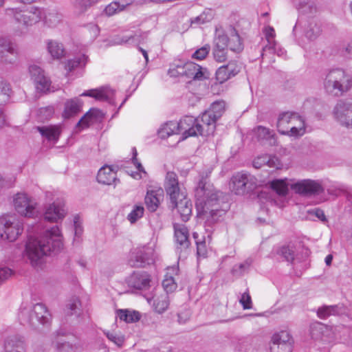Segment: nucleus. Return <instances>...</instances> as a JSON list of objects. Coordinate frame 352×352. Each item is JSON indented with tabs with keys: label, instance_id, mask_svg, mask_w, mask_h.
<instances>
[{
	"label": "nucleus",
	"instance_id": "19",
	"mask_svg": "<svg viewBox=\"0 0 352 352\" xmlns=\"http://www.w3.org/2000/svg\"><path fill=\"white\" fill-rule=\"evenodd\" d=\"M150 276L145 272H134L128 278L129 287L136 289H146L149 287Z\"/></svg>",
	"mask_w": 352,
	"mask_h": 352
},
{
	"label": "nucleus",
	"instance_id": "23",
	"mask_svg": "<svg viewBox=\"0 0 352 352\" xmlns=\"http://www.w3.org/2000/svg\"><path fill=\"white\" fill-rule=\"evenodd\" d=\"M47 52L53 60H60L65 56L63 43L56 40L47 39L45 41Z\"/></svg>",
	"mask_w": 352,
	"mask_h": 352
},
{
	"label": "nucleus",
	"instance_id": "18",
	"mask_svg": "<svg viewBox=\"0 0 352 352\" xmlns=\"http://www.w3.org/2000/svg\"><path fill=\"white\" fill-rule=\"evenodd\" d=\"M114 91L109 87H100L96 89H90L83 92L81 96H89L98 101H106L110 104H114Z\"/></svg>",
	"mask_w": 352,
	"mask_h": 352
},
{
	"label": "nucleus",
	"instance_id": "49",
	"mask_svg": "<svg viewBox=\"0 0 352 352\" xmlns=\"http://www.w3.org/2000/svg\"><path fill=\"white\" fill-rule=\"evenodd\" d=\"M169 197L171 206H177V201L184 199L187 197L185 190L182 189L181 187H178V190L174 189V192L171 194H166Z\"/></svg>",
	"mask_w": 352,
	"mask_h": 352
},
{
	"label": "nucleus",
	"instance_id": "9",
	"mask_svg": "<svg viewBox=\"0 0 352 352\" xmlns=\"http://www.w3.org/2000/svg\"><path fill=\"white\" fill-rule=\"evenodd\" d=\"M177 124V132L182 133L183 139L204 135V126L199 123V120L193 116H186Z\"/></svg>",
	"mask_w": 352,
	"mask_h": 352
},
{
	"label": "nucleus",
	"instance_id": "3",
	"mask_svg": "<svg viewBox=\"0 0 352 352\" xmlns=\"http://www.w3.org/2000/svg\"><path fill=\"white\" fill-rule=\"evenodd\" d=\"M210 174V171L201 175L195 188V197L197 202L203 206V209L206 212H209L212 217H221L223 215L226 209H219V198L222 192L216 190L212 185H210L207 179Z\"/></svg>",
	"mask_w": 352,
	"mask_h": 352
},
{
	"label": "nucleus",
	"instance_id": "46",
	"mask_svg": "<svg viewBox=\"0 0 352 352\" xmlns=\"http://www.w3.org/2000/svg\"><path fill=\"white\" fill-rule=\"evenodd\" d=\"M144 212V208L142 206L135 205L131 212L127 215V219L131 223H134L143 217Z\"/></svg>",
	"mask_w": 352,
	"mask_h": 352
},
{
	"label": "nucleus",
	"instance_id": "62",
	"mask_svg": "<svg viewBox=\"0 0 352 352\" xmlns=\"http://www.w3.org/2000/svg\"><path fill=\"white\" fill-rule=\"evenodd\" d=\"M239 302L241 304L243 309H250L252 308V298L248 289L241 295V297L239 300Z\"/></svg>",
	"mask_w": 352,
	"mask_h": 352
},
{
	"label": "nucleus",
	"instance_id": "17",
	"mask_svg": "<svg viewBox=\"0 0 352 352\" xmlns=\"http://www.w3.org/2000/svg\"><path fill=\"white\" fill-rule=\"evenodd\" d=\"M45 12L43 9L33 5L23 6V25H32L43 19Z\"/></svg>",
	"mask_w": 352,
	"mask_h": 352
},
{
	"label": "nucleus",
	"instance_id": "10",
	"mask_svg": "<svg viewBox=\"0 0 352 352\" xmlns=\"http://www.w3.org/2000/svg\"><path fill=\"white\" fill-rule=\"evenodd\" d=\"M333 118L341 125L352 128V102L338 100L332 111Z\"/></svg>",
	"mask_w": 352,
	"mask_h": 352
},
{
	"label": "nucleus",
	"instance_id": "28",
	"mask_svg": "<svg viewBox=\"0 0 352 352\" xmlns=\"http://www.w3.org/2000/svg\"><path fill=\"white\" fill-rule=\"evenodd\" d=\"M88 61V56L85 54H80L74 58L69 59L65 63V69L67 72H72L77 69H82L85 67Z\"/></svg>",
	"mask_w": 352,
	"mask_h": 352
},
{
	"label": "nucleus",
	"instance_id": "61",
	"mask_svg": "<svg viewBox=\"0 0 352 352\" xmlns=\"http://www.w3.org/2000/svg\"><path fill=\"white\" fill-rule=\"evenodd\" d=\"M263 32L267 41V44L266 45L270 46L273 45L274 43H276L274 40L276 34L274 28L271 26H267L264 28Z\"/></svg>",
	"mask_w": 352,
	"mask_h": 352
},
{
	"label": "nucleus",
	"instance_id": "47",
	"mask_svg": "<svg viewBox=\"0 0 352 352\" xmlns=\"http://www.w3.org/2000/svg\"><path fill=\"white\" fill-rule=\"evenodd\" d=\"M271 188L276 192L279 195H285L288 192L287 185L285 182L282 179L274 180L271 182Z\"/></svg>",
	"mask_w": 352,
	"mask_h": 352
},
{
	"label": "nucleus",
	"instance_id": "29",
	"mask_svg": "<svg viewBox=\"0 0 352 352\" xmlns=\"http://www.w3.org/2000/svg\"><path fill=\"white\" fill-rule=\"evenodd\" d=\"M179 183L178 181V177L177 174L173 171L167 172L164 183V187L166 194H171L174 192V189L178 190V187H179Z\"/></svg>",
	"mask_w": 352,
	"mask_h": 352
},
{
	"label": "nucleus",
	"instance_id": "24",
	"mask_svg": "<svg viewBox=\"0 0 352 352\" xmlns=\"http://www.w3.org/2000/svg\"><path fill=\"white\" fill-rule=\"evenodd\" d=\"M163 197L160 190H148L145 196V204L150 212H155L159 207L160 199Z\"/></svg>",
	"mask_w": 352,
	"mask_h": 352
},
{
	"label": "nucleus",
	"instance_id": "36",
	"mask_svg": "<svg viewBox=\"0 0 352 352\" xmlns=\"http://www.w3.org/2000/svg\"><path fill=\"white\" fill-rule=\"evenodd\" d=\"M35 87L37 91L43 94H47L51 91V80L44 74L36 78V81L34 82Z\"/></svg>",
	"mask_w": 352,
	"mask_h": 352
},
{
	"label": "nucleus",
	"instance_id": "57",
	"mask_svg": "<svg viewBox=\"0 0 352 352\" xmlns=\"http://www.w3.org/2000/svg\"><path fill=\"white\" fill-rule=\"evenodd\" d=\"M210 50V45H205L204 46L201 47V48L197 50L192 55V57L193 58H195L197 60H203L207 56Z\"/></svg>",
	"mask_w": 352,
	"mask_h": 352
},
{
	"label": "nucleus",
	"instance_id": "25",
	"mask_svg": "<svg viewBox=\"0 0 352 352\" xmlns=\"http://www.w3.org/2000/svg\"><path fill=\"white\" fill-rule=\"evenodd\" d=\"M177 206H171L173 208H177L180 214L181 219L183 221L186 222L192 214V203L186 197L177 201Z\"/></svg>",
	"mask_w": 352,
	"mask_h": 352
},
{
	"label": "nucleus",
	"instance_id": "43",
	"mask_svg": "<svg viewBox=\"0 0 352 352\" xmlns=\"http://www.w3.org/2000/svg\"><path fill=\"white\" fill-rule=\"evenodd\" d=\"M225 110V103L223 101H216L213 102L210 107L207 110L213 118L217 120L221 117Z\"/></svg>",
	"mask_w": 352,
	"mask_h": 352
},
{
	"label": "nucleus",
	"instance_id": "11",
	"mask_svg": "<svg viewBox=\"0 0 352 352\" xmlns=\"http://www.w3.org/2000/svg\"><path fill=\"white\" fill-rule=\"evenodd\" d=\"M296 192L307 196L320 195L324 191V188L319 181L303 179L293 184L291 186Z\"/></svg>",
	"mask_w": 352,
	"mask_h": 352
},
{
	"label": "nucleus",
	"instance_id": "5",
	"mask_svg": "<svg viewBox=\"0 0 352 352\" xmlns=\"http://www.w3.org/2000/svg\"><path fill=\"white\" fill-rule=\"evenodd\" d=\"M323 85L328 94L340 96L352 87V77L342 69H331L327 72Z\"/></svg>",
	"mask_w": 352,
	"mask_h": 352
},
{
	"label": "nucleus",
	"instance_id": "40",
	"mask_svg": "<svg viewBox=\"0 0 352 352\" xmlns=\"http://www.w3.org/2000/svg\"><path fill=\"white\" fill-rule=\"evenodd\" d=\"M21 349L22 342L20 337L10 338L5 343L6 352H21Z\"/></svg>",
	"mask_w": 352,
	"mask_h": 352
},
{
	"label": "nucleus",
	"instance_id": "55",
	"mask_svg": "<svg viewBox=\"0 0 352 352\" xmlns=\"http://www.w3.org/2000/svg\"><path fill=\"white\" fill-rule=\"evenodd\" d=\"M162 286L167 294L173 292L177 288V284L172 276H166L162 281Z\"/></svg>",
	"mask_w": 352,
	"mask_h": 352
},
{
	"label": "nucleus",
	"instance_id": "14",
	"mask_svg": "<svg viewBox=\"0 0 352 352\" xmlns=\"http://www.w3.org/2000/svg\"><path fill=\"white\" fill-rule=\"evenodd\" d=\"M184 77L194 80H203L208 78V72L207 69L193 62H187L184 63Z\"/></svg>",
	"mask_w": 352,
	"mask_h": 352
},
{
	"label": "nucleus",
	"instance_id": "13",
	"mask_svg": "<svg viewBox=\"0 0 352 352\" xmlns=\"http://www.w3.org/2000/svg\"><path fill=\"white\" fill-rule=\"evenodd\" d=\"M271 352H292L291 336L286 331L275 333L272 338Z\"/></svg>",
	"mask_w": 352,
	"mask_h": 352
},
{
	"label": "nucleus",
	"instance_id": "63",
	"mask_svg": "<svg viewBox=\"0 0 352 352\" xmlns=\"http://www.w3.org/2000/svg\"><path fill=\"white\" fill-rule=\"evenodd\" d=\"M341 55L347 58H352V38L343 44L340 49Z\"/></svg>",
	"mask_w": 352,
	"mask_h": 352
},
{
	"label": "nucleus",
	"instance_id": "1",
	"mask_svg": "<svg viewBox=\"0 0 352 352\" xmlns=\"http://www.w3.org/2000/svg\"><path fill=\"white\" fill-rule=\"evenodd\" d=\"M62 234L58 226L46 229L38 237L31 235L25 245V250L32 265L41 267L43 258L52 252H58L63 248Z\"/></svg>",
	"mask_w": 352,
	"mask_h": 352
},
{
	"label": "nucleus",
	"instance_id": "56",
	"mask_svg": "<svg viewBox=\"0 0 352 352\" xmlns=\"http://www.w3.org/2000/svg\"><path fill=\"white\" fill-rule=\"evenodd\" d=\"M184 64L173 65L168 69V74L171 77H184Z\"/></svg>",
	"mask_w": 352,
	"mask_h": 352
},
{
	"label": "nucleus",
	"instance_id": "42",
	"mask_svg": "<svg viewBox=\"0 0 352 352\" xmlns=\"http://www.w3.org/2000/svg\"><path fill=\"white\" fill-rule=\"evenodd\" d=\"M339 313V308L337 305L323 306L318 308V316L321 319L327 318L331 315H336Z\"/></svg>",
	"mask_w": 352,
	"mask_h": 352
},
{
	"label": "nucleus",
	"instance_id": "44",
	"mask_svg": "<svg viewBox=\"0 0 352 352\" xmlns=\"http://www.w3.org/2000/svg\"><path fill=\"white\" fill-rule=\"evenodd\" d=\"M265 52H269L271 54H276L277 56L281 57H284L286 55V51L277 43H274V44L270 46L265 45L262 48V52L261 54L262 57L264 56Z\"/></svg>",
	"mask_w": 352,
	"mask_h": 352
},
{
	"label": "nucleus",
	"instance_id": "59",
	"mask_svg": "<svg viewBox=\"0 0 352 352\" xmlns=\"http://www.w3.org/2000/svg\"><path fill=\"white\" fill-rule=\"evenodd\" d=\"M28 70L31 79L34 82L36 81L37 77H40V76H43L45 74V72L36 65H30Z\"/></svg>",
	"mask_w": 352,
	"mask_h": 352
},
{
	"label": "nucleus",
	"instance_id": "12",
	"mask_svg": "<svg viewBox=\"0 0 352 352\" xmlns=\"http://www.w3.org/2000/svg\"><path fill=\"white\" fill-rule=\"evenodd\" d=\"M173 228L176 250L179 254V258H181L182 254H186L190 244L189 232L188 228L183 224L175 223Z\"/></svg>",
	"mask_w": 352,
	"mask_h": 352
},
{
	"label": "nucleus",
	"instance_id": "39",
	"mask_svg": "<svg viewBox=\"0 0 352 352\" xmlns=\"http://www.w3.org/2000/svg\"><path fill=\"white\" fill-rule=\"evenodd\" d=\"M55 344L56 352H78L79 347L69 342L58 340L56 337L52 341Z\"/></svg>",
	"mask_w": 352,
	"mask_h": 352
},
{
	"label": "nucleus",
	"instance_id": "4",
	"mask_svg": "<svg viewBox=\"0 0 352 352\" xmlns=\"http://www.w3.org/2000/svg\"><path fill=\"white\" fill-rule=\"evenodd\" d=\"M12 205L19 213L18 217L12 214L0 217V239L10 242L15 241L21 234L22 194L21 192H17L13 196Z\"/></svg>",
	"mask_w": 352,
	"mask_h": 352
},
{
	"label": "nucleus",
	"instance_id": "51",
	"mask_svg": "<svg viewBox=\"0 0 352 352\" xmlns=\"http://www.w3.org/2000/svg\"><path fill=\"white\" fill-rule=\"evenodd\" d=\"M213 16L210 11H204L200 15L191 19V24L201 25L210 22Z\"/></svg>",
	"mask_w": 352,
	"mask_h": 352
},
{
	"label": "nucleus",
	"instance_id": "22",
	"mask_svg": "<svg viewBox=\"0 0 352 352\" xmlns=\"http://www.w3.org/2000/svg\"><path fill=\"white\" fill-rule=\"evenodd\" d=\"M65 211L60 203L54 202L50 204L45 210L44 219L50 222H56L59 219L64 218Z\"/></svg>",
	"mask_w": 352,
	"mask_h": 352
},
{
	"label": "nucleus",
	"instance_id": "20",
	"mask_svg": "<svg viewBox=\"0 0 352 352\" xmlns=\"http://www.w3.org/2000/svg\"><path fill=\"white\" fill-rule=\"evenodd\" d=\"M83 102L78 98L68 99L65 102L62 116L69 119L78 115L82 110Z\"/></svg>",
	"mask_w": 352,
	"mask_h": 352
},
{
	"label": "nucleus",
	"instance_id": "31",
	"mask_svg": "<svg viewBox=\"0 0 352 352\" xmlns=\"http://www.w3.org/2000/svg\"><path fill=\"white\" fill-rule=\"evenodd\" d=\"M305 33L306 37L309 40H315L320 34V25L315 19H311L307 22Z\"/></svg>",
	"mask_w": 352,
	"mask_h": 352
},
{
	"label": "nucleus",
	"instance_id": "52",
	"mask_svg": "<svg viewBox=\"0 0 352 352\" xmlns=\"http://www.w3.org/2000/svg\"><path fill=\"white\" fill-rule=\"evenodd\" d=\"M251 265V261L247 260L243 263L233 266L232 273L234 276H241L248 270Z\"/></svg>",
	"mask_w": 352,
	"mask_h": 352
},
{
	"label": "nucleus",
	"instance_id": "48",
	"mask_svg": "<svg viewBox=\"0 0 352 352\" xmlns=\"http://www.w3.org/2000/svg\"><path fill=\"white\" fill-rule=\"evenodd\" d=\"M274 162V158H271L269 155H264L257 157L253 161V166L256 168H260L264 165H268L269 166H273Z\"/></svg>",
	"mask_w": 352,
	"mask_h": 352
},
{
	"label": "nucleus",
	"instance_id": "54",
	"mask_svg": "<svg viewBox=\"0 0 352 352\" xmlns=\"http://www.w3.org/2000/svg\"><path fill=\"white\" fill-rule=\"evenodd\" d=\"M43 19L45 20V22L49 25V26H56L60 21L61 17L60 16L55 12H50L48 13L47 15H45L44 14Z\"/></svg>",
	"mask_w": 352,
	"mask_h": 352
},
{
	"label": "nucleus",
	"instance_id": "64",
	"mask_svg": "<svg viewBox=\"0 0 352 352\" xmlns=\"http://www.w3.org/2000/svg\"><path fill=\"white\" fill-rule=\"evenodd\" d=\"M256 133L259 139H267L272 136L270 130L262 126H258L256 129Z\"/></svg>",
	"mask_w": 352,
	"mask_h": 352
},
{
	"label": "nucleus",
	"instance_id": "53",
	"mask_svg": "<svg viewBox=\"0 0 352 352\" xmlns=\"http://www.w3.org/2000/svg\"><path fill=\"white\" fill-rule=\"evenodd\" d=\"M98 0H75L74 6L80 13L85 12L88 8L91 6Z\"/></svg>",
	"mask_w": 352,
	"mask_h": 352
},
{
	"label": "nucleus",
	"instance_id": "7",
	"mask_svg": "<svg viewBox=\"0 0 352 352\" xmlns=\"http://www.w3.org/2000/svg\"><path fill=\"white\" fill-rule=\"evenodd\" d=\"M257 185L256 178L247 173H238L233 175L230 188L236 195H243L253 190Z\"/></svg>",
	"mask_w": 352,
	"mask_h": 352
},
{
	"label": "nucleus",
	"instance_id": "30",
	"mask_svg": "<svg viewBox=\"0 0 352 352\" xmlns=\"http://www.w3.org/2000/svg\"><path fill=\"white\" fill-rule=\"evenodd\" d=\"M217 119L213 116L206 110L205 111L200 118L199 122H201L204 125V131L207 135L212 134L215 129V124Z\"/></svg>",
	"mask_w": 352,
	"mask_h": 352
},
{
	"label": "nucleus",
	"instance_id": "15",
	"mask_svg": "<svg viewBox=\"0 0 352 352\" xmlns=\"http://www.w3.org/2000/svg\"><path fill=\"white\" fill-rule=\"evenodd\" d=\"M240 72V66L235 60L229 61L228 64L219 67L216 72V78L223 83L232 77L235 76Z\"/></svg>",
	"mask_w": 352,
	"mask_h": 352
},
{
	"label": "nucleus",
	"instance_id": "32",
	"mask_svg": "<svg viewBox=\"0 0 352 352\" xmlns=\"http://www.w3.org/2000/svg\"><path fill=\"white\" fill-rule=\"evenodd\" d=\"M23 199V208H25V216L28 217H36L39 213V211L37 208V204L24 192Z\"/></svg>",
	"mask_w": 352,
	"mask_h": 352
},
{
	"label": "nucleus",
	"instance_id": "45",
	"mask_svg": "<svg viewBox=\"0 0 352 352\" xmlns=\"http://www.w3.org/2000/svg\"><path fill=\"white\" fill-rule=\"evenodd\" d=\"M54 113V108L53 106H47L41 107L37 111V118L41 122H45L50 120Z\"/></svg>",
	"mask_w": 352,
	"mask_h": 352
},
{
	"label": "nucleus",
	"instance_id": "8",
	"mask_svg": "<svg viewBox=\"0 0 352 352\" xmlns=\"http://www.w3.org/2000/svg\"><path fill=\"white\" fill-rule=\"evenodd\" d=\"M153 250L146 245L137 247L129 254L128 264L132 267H145L153 263Z\"/></svg>",
	"mask_w": 352,
	"mask_h": 352
},
{
	"label": "nucleus",
	"instance_id": "58",
	"mask_svg": "<svg viewBox=\"0 0 352 352\" xmlns=\"http://www.w3.org/2000/svg\"><path fill=\"white\" fill-rule=\"evenodd\" d=\"M28 70L31 79L34 82L36 81L37 77H40V76H43L45 74V72L36 65H30Z\"/></svg>",
	"mask_w": 352,
	"mask_h": 352
},
{
	"label": "nucleus",
	"instance_id": "38",
	"mask_svg": "<svg viewBox=\"0 0 352 352\" xmlns=\"http://www.w3.org/2000/svg\"><path fill=\"white\" fill-rule=\"evenodd\" d=\"M118 316L121 320L128 323L137 322L140 319V314L138 311L127 309L118 310Z\"/></svg>",
	"mask_w": 352,
	"mask_h": 352
},
{
	"label": "nucleus",
	"instance_id": "50",
	"mask_svg": "<svg viewBox=\"0 0 352 352\" xmlns=\"http://www.w3.org/2000/svg\"><path fill=\"white\" fill-rule=\"evenodd\" d=\"M277 254L283 256L285 261L292 262L294 259V250L293 248L289 245L281 247L277 252Z\"/></svg>",
	"mask_w": 352,
	"mask_h": 352
},
{
	"label": "nucleus",
	"instance_id": "2",
	"mask_svg": "<svg viewBox=\"0 0 352 352\" xmlns=\"http://www.w3.org/2000/svg\"><path fill=\"white\" fill-rule=\"evenodd\" d=\"M228 47L235 53H240L243 50V45L237 31L231 25L226 30H216L212 55L217 62L223 63L227 60Z\"/></svg>",
	"mask_w": 352,
	"mask_h": 352
},
{
	"label": "nucleus",
	"instance_id": "37",
	"mask_svg": "<svg viewBox=\"0 0 352 352\" xmlns=\"http://www.w3.org/2000/svg\"><path fill=\"white\" fill-rule=\"evenodd\" d=\"M99 113L100 111L98 109H91L80 119L76 124V127L82 129L88 127L89 124L94 121V119L96 118Z\"/></svg>",
	"mask_w": 352,
	"mask_h": 352
},
{
	"label": "nucleus",
	"instance_id": "26",
	"mask_svg": "<svg viewBox=\"0 0 352 352\" xmlns=\"http://www.w3.org/2000/svg\"><path fill=\"white\" fill-rule=\"evenodd\" d=\"M147 38V34L140 31H137L133 34H126L122 36L118 42V44H126L130 45H139L144 42Z\"/></svg>",
	"mask_w": 352,
	"mask_h": 352
},
{
	"label": "nucleus",
	"instance_id": "6",
	"mask_svg": "<svg viewBox=\"0 0 352 352\" xmlns=\"http://www.w3.org/2000/svg\"><path fill=\"white\" fill-rule=\"evenodd\" d=\"M277 129L280 133L291 137H300L305 133V120L295 112H283L278 116Z\"/></svg>",
	"mask_w": 352,
	"mask_h": 352
},
{
	"label": "nucleus",
	"instance_id": "35",
	"mask_svg": "<svg viewBox=\"0 0 352 352\" xmlns=\"http://www.w3.org/2000/svg\"><path fill=\"white\" fill-rule=\"evenodd\" d=\"M169 297L167 294H162L153 300V307L156 312L164 313L169 306Z\"/></svg>",
	"mask_w": 352,
	"mask_h": 352
},
{
	"label": "nucleus",
	"instance_id": "60",
	"mask_svg": "<svg viewBox=\"0 0 352 352\" xmlns=\"http://www.w3.org/2000/svg\"><path fill=\"white\" fill-rule=\"evenodd\" d=\"M80 302L78 298H72L67 305V314L73 315L77 314V310L80 309Z\"/></svg>",
	"mask_w": 352,
	"mask_h": 352
},
{
	"label": "nucleus",
	"instance_id": "41",
	"mask_svg": "<svg viewBox=\"0 0 352 352\" xmlns=\"http://www.w3.org/2000/svg\"><path fill=\"white\" fill-rule=\"evenodd\" d=\"M177 126L176 122L170 121L160 129L158 133L162 138H166L173 134L179 133Z\"/></svg>",
	"mask_w": 352,
	"mask_h": 352
},
{
	"label": "nucleus",
	"instance_id": "27",
	"mask_svg": "<svg viewBox=\"0 0 352 352\" xmlns=\"http://www.w3.org/2000/svg\"><path fill=\"white\" fill-rule=\"evenodd\" d=\"M16 54L14 45L4 37H0V58H6L5 61L12 63L13 58H7L8 54L14 56Z\"/></svg>",
	"mask_w": 352,
	"mask_h": 352
},
{
	"label": "nucleus",
	"instance_id": "21",
	"mask_svg": "<svg viewBox=\"0 0 352 352\" xmlns=\"http://www.w3.org/2000/svg\"><path fill=\"white\" fill-rule=\"evenodd\" d=\"M97 181L102 184L116 185L119 182L116 172L111 166H104L100 168L97 175Z\"/></svg>",
	"mask_w": 352,
	"mask_h": 352
},
{
	"label": "nucleus",
	"instance_id": "34",
	"mask_svg": "<svg viewBox=\"0 0 352 352\" xmlns=\"http://www.w3.org/2000/svg\"><path fill=\"white\" fill-rule=\"evenodd\" d=\"M37 129L41 135L46 138L48 140L56 141L60 133L59 128L56 126H38Z\"/></svg>",
	"mask_w": 352,
	"mask_h": 352
},
{
	"label": "nucleus",
	"instance_id": "33",
	"mask_svg": "<svg viewBox=\"0 0 352 352\" xmlns=\"http://www.w3.org/2000/svg\"><path fill=\"white\" fill-rule=\"evenodd\" d=\"M12 93L10 85L7 81L0 78V105L8 103L11 99Z\"/></svg>",
	"mask_w": 352,
	"mask_h": 352
},
{
	"label": "nucleus",
	"instance_id": "16",
	"mask_svg": "<svg viewBox=\"0 0 352 352\" xmlns=\"http://www.w3.org/2000/svg\"><path fill=\"white\" fill-rule=\"evenodd\" d=\"M34 320L43 325L50 323L51 315L45 305L36 303L34 305L30 315V321L33 325L35 324Z\"/></svg>",
	"mask_w": 352,
	"mask_h": 352
}]
</instances>
